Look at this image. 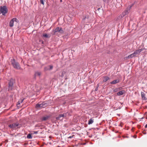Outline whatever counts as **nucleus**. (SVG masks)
<instances>
[{
  "mask_svg": "<svg viewBox=\"0 0 147 147\" xmlns=\"http://www.w3.org/2000/svg\"><path fill=\"white\" fill-rule=\"evenodd\" d=\"M49 67H50V68L49 69H53V66L52 65H50Z\"/></svg>",
  "mask_w": 147,
  "mask_h": 147,
  "instance_id": "obj_27",
  "label": "nucleus"
},
{
  "mask_svg": "<svg viewBox=\"0 0 147 147\" xmlns=\"http://www.w3.org/2000/svg\"><path fill=\"white\" fill-rule=\"evenodd\" d=\"M73 137V136H69V137H68V138H72Z\"/></svg>",
  "mask_w": 147,
  "mask_h": 147,
  "instance_id": "obj_30",
  "label": "nucleus"
},
{
  "mask_svg": "<svg viewBox=\"0 0 147 147\" xmlns=\"http://www.w3.org/2000/svg\"><path fill=\"white\" fill-rule=\"evenodd\" d=\"M65 71H62V72L61 74V76L62 78H63V77L64 75L65 74Z\"/></svg>",
  "mask_w": 147,
  "mask_h": 147,
  "instance_id": "obj_23",
  "label": "nucleus"
},
{
  "mask_svg": "<svg viewBox=\"0 0 147 147\" xmlns=\"http://www.w3.org/2000/svg\"><path fill=\"white\" fill-rule=\"evenodd\" d=\"M94 122L93 120L92 119V118L90 119L88 121V125H90L92 123Z\"/></svg>",
  "mask_w": 147,
  "mask_h": 147,
  "instance_id": "obj_16",
  "label": "nucleus"
},
{
  "mask_svg": "<svg viewBox=\"0 0 147 147\" xmlns=\"http://www.w3.org/2000/svg\"><path fill=\"white\" fill-rule=\"evenodd\" d=\"M145 128H147V124L145 125Z\"/></svg>",
  "mask_w": 147,
  "mask_h": 147,
  "instance_id": "obj_31",
  "label": "nucleus"
},
{
  "mask_svg": "<svg viewBox=\"0 0 147 147\" xmlns=\"http://www.w3.org/2000/svg\"><path fill=\"white\" fill-rule=\"evenodd\" d=\"M125 92V91L124 90H122L120 91L117 93V95L118 96H120L123 95Z\"/></svg>",
  "mask_w": 147,
  "mask_h": 147,
  "instance_id": "obj_11",
  "label": "nucleus"
},
{
  "mask_svg": "<svg viewBox=\"0 0 147 147\" xmlns=\"http://www.w3.org/2000/svg\"><path fill=\"white\" fill-rule=\"evenodd\" d=\"M145 49L144 48H142L141 49H138L136 50L133 53L134 55H137L140 53L142 51H143Z\"/></svg>",
  "mask_w": 147,
  "mask_h": 147,
  "instance_id": "obj_8",
  "label": "nucleus"
},
{
  "mask_svg": "<svg viewBox=\"0 0 147 147\" xmlns=\"http://www.w3.org/2000/svg\"><path fill=\"white\" fill-rule=\"evenodd\" d=\"M60 1H61V2L62 0H60Z\"/></svg>",
  "mask_w": 147,
  "mask_h": 147,
  "instance_id": "obj_35",
  "label": "nucleus"
},
{
  "mask_svg": "<svg viewBox=\"0 0 147 147\" xmlns=\"http://www.w3.org/2000/svg\"><path fill=\"white\" fill-rule=\"evenodd\" d=\"M62 118L65 117L66 116V113H64L63 114H61Z\"/></svg>",
  "mask_w": 147,
  "mask_h": 147,
  "instance_id": "obj_22",
  "label": "nucleus"
},
{
  "mask_svg": "<svg viewBox=\"0 0 147 147\" xmlns=\"http://www.w3.org/2000/svg\"><path fill=\"white\" fill-rule=\"evenodd\" d=\"M27 138L31 139L32 138V137L31 134H29L27 135Z\"/></svg>",
  "mask_w": 147,
  "mask_h": 147,
  "instance_id": "obj_20",
  "label": "nucleus"
},
{
  "mask_svg": "<svg viewBox=\"0 0 147 147\" xmlns=\"http://www.w3.org/2000/svg\"><path fill=\"white\" fill-rule=\"evenodd\" d=\"M58 32L61 34H62L63 33V30L62 29L61 27H57L54 30V33Z\"/></svg>",
  "mask_w": 147,
  "mask_h": 147,
  "instance_id": "obj_5",
  "label": "nucleus"
},
{
  "mask_svg": "<svg viewBox=\"0 0 147 147\" xmlns=\"http://www.w3.org/2000/svg\"><path fill=\"white\" fill-rule=\"evenodd\" d=\"M13 85V82L12 79L10 80L9 82V87L11 89H12V87Z\"/></svg>",
  "mask_w": 147,
  "mask_h": 147,
  "instance_id": "obj_9",
  "label": "nucleus"
},
{
  "mask_svg": "<svg viewBox=\"0 0 147 147\" xmlns=\"http://www.w3.org/2000/svg\"><path fill=\"white\" fill-rule=\"evenodd\" d=\"M133 5L134 4H132L131 5L128 6L127 7L125 10H128V11L130 10L131 9V7L133 6Z\"/></svg>",
  "mask_w": 147,
  "mask_h": 147,
  "instance_id": "obj_15",
  "label": "nucleus"
},
{
  "mask_svg": "<svg viewBox=\"0 0 147 147\" xmlns=\"http://www.w3.org/2000/svg\"><path fill=\"white\" fill-rule=\"evenodd\" d=\"M45 0H40V3L43 5L44 4V1Z\"/></svg>",
  "mask_w": 147,
  "mask_h": 147,
  "instance_id": "obj_25",
  "label": "nucleus"
},
{
  "mask_svg": "<svg viewBox=\"0 0 147 147\" xmlns=\"http://www.w3.org/2000/svg\"><path fill=\"white\" fill-rule=\"evenodd\" d=\"M41 74V73L40 72L38 71H36L35 72L34 75L35 76H40Z\"/></svg>",
  "mask_w": 147,
  "mask_h": 147,
  "instance_id": "obj_18",
  "label": "nucleus"
},
{
  "mask_svg": "<svg viewBox=\"0 0 147 147\" xmlns=\"http://www.w3.org/2000/svg\"><path fill=\"white\" fill-rule=\"evenodd\" d=\"M24 100V99H21L20 101H18L17 102V105H20L21 103H22Z\"/></svg>",
  "mask_w": 147,
  "mask_h": 147,
  "instance_id": "obj_21",
  "label": "nucleus"
},
{
  "mask_svg": "<svg viewBox=\"0 0 147 147\" xmlns=\"http://www.w3.org/2000/svg\"><path fill=\"white\" fill-rule=\"evenodd\" d=\"M117 89H115L114 90V92H116L117 91Z\"/></svg>",
  "mask_w": 147,
  "mask_h": 147,
  "instance_id": "obj_29",
  "label": "nucleus"
},
{
  "mask_svg": "<svg viewBox=\"0 0 147 147\" xmlns=\"http://www.w3.org/2000/svg\"><path fill=\"white\" fill-rule=\"evenodd\" d=\"M7 9L6 6L0 7V14L2 13L3 16H5L7 11Z\"/></svg>",
  "mask_w": 147,
  "mask_h": 147,
  "instance_id": "obj_3",
  "label": "nucleus"
},
{
  "mask_svg": "<svg viewBox=\"0 0 147 147\" xmlns=\"http://www.w3.org/2000/svg\"><path fill=\"white\" fill-rule=\"evenodd\" d=\"M109 79V78L108 76H104V79L103 80V81L104 82H105L108 81Z\"/></svg>",
  "mask_w": 147,
  "mask_h": 147,
  "instance_id": "obj_14",
  "label": "nucleus"
},
{
  "mask_svg": "<svg viewBox=\"0 0 147 147\" xmlns=\"http://www.w3.org/2000/svg\"><path fill=\"white\" fill-rule=\"evenodd\" d=\"M8 127L10 129L13 130H16L17 129L20 128L21 125L18 122H16L9 124L8 125Z\"/></svg>",
  "mask_w": 147,
  "mask_h": 147,
  "instance_id": "obj_1",
  "label": "nucleus"
},
{
  "mask_svg": "<svg viewBox=\"0 0 147 147\" xmlns=\"http://www.w3.org/2000/svg\"><path fill=\"white\" fill-rule=\"evenodd\" d=\"M62 117L61 116V114H59L58 116L57 117H56V119L57 120H61L63 119V118H62Z\"/></svg>",
  "mask_w": 147,
  "mask_h": 147,
  "instance_id": "obj_17",
  "label": "nucleus"
},
{
  "mask_svg": "<svg viewBox=\"0 0 147 147\" xmlns=\"http://www.w3.org/2000/svg\"><path fill=\"white\" fill-rule=\"evenodd\" d=\"M144 134H146V133H144Z\"/></svg>",
  "mask_w": 147,
  "mask_h": 147,
  "instance_id": "obj_34",
  "label": "nucleus"
},
{
  "mask_svg": "<svg viewBox=\"0 0 147 147\" xmlns=\"http://www.w3.org/2000/svg\"><path fill=\"white\" fill-rule=\"evenodd\" d=\"M47 101H45L40 104H37L36 105V107H45L47 105V103L46 102Z\"/></svg>",
  "mask_w": 147,
  "mask_h": 147,
  "instance_id": "obj_4",
  "label": "nucleus"
},
{
  "mask_svg": "<svg viewBox=\"0 0 147 147\" xmlns=\"http://www.w3.org/2000/svg\"><path fill=\"white\" fill-rule=\"evenodd\" d=\"M49 117L50 116H49L47 115L45 117H42L41 119L42 121H46L47 120Z\"/></svg>",
  "mask_w": 147,
  "mask_h": 147,
  "instance_id": "obj_13",
  "label": "nucleus"
},
{
  "mask_svg": "<svg viewBox=\"0 0 147 147\" xmlns=\"http://www.w3.org/2000/svg\"><path fill=\"white\" fill-rule=\"evenodd\" d=\"M135 56V55H134V53H133L129 55L127 57V58H131Z\"/></svg>",
  "mask_w": 147,
  "mask_h": 147,
  "instance_id": "obj_19",
  "label": "nucleus"
},
{
  "mask_svg": "<svg viewBox=\"0 0 147 147\" xmlns=\"http://www.w3.org/2000/svg\"><path fill=\"white\" fill-rule=\"evenodd\" d=\"M103 1L104 2H105L106 1V0H103Z\"/></svg>",
  "mask_w": 147,
  "mask_h": 147,
  "instance_id": "obj_32",
  "label": "nucleus"
},
{
  "mask_svg": "<svg viewBox=\"0 0 147 147\" xmlns=\"http://www.w3.org/2000/svg\"><path fill=\"white\" fill-rule=\"evenodd\" d=\"M141 94L142 99L145 100H147V98L145 97V93L143 92H141Z\"/></svg>",
  "mask_w": 147,
  "mask_h": 147,
  "instance_id": "obj_10",
  "label": "nucleus"
},
{
  "mask_svg": "<svg viewBox=\"0 0 147 147\" xmlns=\"http://www.w3.org/2000/svg\"><path fill=\"white\" fill-rule=\"evenodd\" d=\"M38 133V131H34V132L33 133H34V134H37Z\"/></svg>",
  "mask_w": 147,
  "mask_h": 147,
  "instance_id": "obj_28",
  "label": "nucleus"
},
{
  "mask_svg": "<svg viewBox=\"0 0 147 147\" xmlns=\"http://www.w3.org/2000/svg\"><path fill=\"white\" fill-rule=\"evenodd\" d=\"M42 36L43 37L46 38H47L48 37V35L47 34H43Z\"/></svg>",
  "mask_w": 147,
  "mask_h": 147,
  "instance_id": "obj_24",
  "label": "nucleus"
},
{
  "mask_svg": "<svg viewBox=\"0 0 147 147\" xmlns=\"http://www.w3.org/2000/svg\"><path fill=\"white\" fill-rule=\"evenodd\" d=\"M128 13L129 12L128 11V10H125L122 12V13L121 14L120 16L118 17V18L120 19L121 18Z\"/></svg>",
  "mask_w": 147,
  "mask_h": 147,
  "instance_id": "obj_7",
  "label": "nucleus"
},
{
  "mask_svg": "<svg viewBox=\"0 0 147 147\" xmlns=\"http://www.w3.org/2000/svg\"><path fill=\"white\" fill-rule=\"evenodd\" d=\"M119 80L118 79H116L115 80H114L111 82H110L111 84H116L117 83H119Z\"/></svg>",
  "mask_w": 147,
  "mask_h": 147,
  "instance_id": "obj_12",
  "label": "nucleus"
},
{
  "mask_svg": "<svg viewBox=\"0 0 147 147\" xmlns=\"http://www.w3.org/2000/svg\"><path fill=\"white\" fill-rule=\"evenodd\" d=\"M11 62L13 66L15 69H19L21 68L19 63L16 61L14 59H11Z\"/></svg>",
  "mask_w": 147,
  "mask_h": 147,
  "instance_id": "obj_2",
  "label": "nucleus"
},
{
  "mask_svg": "<svg viewBox=\"0 0 147 147\" xmlns=\"http://www.w3.org/2000/svg\"><path fill=\"white\" fill-rule=\"evenodd\" d=\"M17 19L16 18H13L9 22V26L10 27H12L13 25V23L14 22H17Z\"/></svg>",
  "mask_w": 147,
  "mask_h": 147,
  "instance_id": "obj_6",
  "label": "nucleus"
},
{
  "mask_svg": "<svg viewBox=\"0 0 147 147\" xmlns=\"http://www.w3.org/2000/svg\"><path fill=\"white\" fill-rule=\"evenodd\" d=\"M48 70H49V68L48 67H45L44 68V70L45 71H47Z\"/></svg>",
  "mask_w": 147,
  "mask_h": 147,
  "instance_id": "obj_26",
  "label": "nucleus"
},
{
  "mask_svg": "<svg viewBox=\"0 0 147 147\" xmlns=\"http://www.w3.org/2000/svg\"><path fill=\"white\" fill-rule=\"evenodd\" d=\"M100 9V8H98V10H99V9Z\"/></svg>",
  "mask_w": 147,
  "mask_h": 147,
  "instance_id": "obj_33",
  "label": "nucleus"
}]
</instances>
